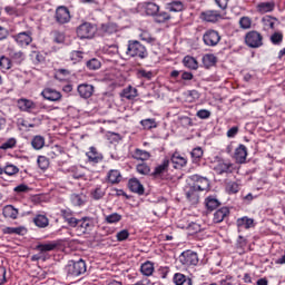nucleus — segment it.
<instances>
[{
    "instance_id": "nucleus-1",
    "label": "nucleus",
    "mask_w": 285,
    "mask_h": 285,
    "mask_svg": "<svg viewBox=\"0 0 285 285\" xmlns=\"http://www.w3.org/2000/svg\"><path fill=\"white\" fill-rule=\"evenodd\" d=\"M190 181L193 185L186 194V197L189 202H199V195L197 193H202L204 190H208L210 188V183L208 178L194 174L190 176Z\"/></svg>"
},
{
    "instance_id": "nucleus-2",
    "label": "nucleus",
    "mask_w": 285,
    "mask_h": 285,
    "mask_svg": "<svg viewBox=\"0 0 285 285\" xmlns=\"http://www.w3.org/2000/svg\"><path fill=\"white\" fill-rule=\"evenodd\" d=\"M17 107L20 112H29L31 115H39V112H46L50 108L43 102L37 104L31 99L20 98L17 100Z\"/></svg>"
},
{
    "instance_id": "nucleus-3",
    "label": "nucleus",
    "mask_w": 285,
    "mask_h": 285,
    "mask_svg": "<svg viewBox=\"0 0 285 285\" xmlns=\"http://www.w3.org/2000/svg\"><path fill=\"white\" fill-rule=\"evenodd\" d=\"M126 55L132 59H147L148 49H146V46L139 42V40H129L127 43Z\"/></svg>"
},
{
    "instance_id": "nucleus-4",
    "label": "nucleus",
    "mask_w": 285,
    "mask_h": 285,
    "mask_svg": "<svg viewBox=\"0 0 285 285\" xmlns=\"http://www.w3.org/2000/svg\"><path fill=\"white\" fill-rule=\"evenodd\" d=\"M237 170L235 163H232L229 159L217 158L214 164V171L216 175H233Z\"/></svg>"
},
{
    "instance_id": "nucleus-5",
    "label": "nucleus",
    "mask_w": 285,
    "mask_h": 285,
    "mask_svg": "<svg viewBox=\"0 0 285 285\" xmlns=\"http://www.w3.org/2000/svg\"><path fill=\"white\" fill-rule=\"evenodd\" d=\"M68 277H79V275H83L87 271L86 261H69L66 267Z\"/></svg>"
},
{
    "instance_id": "nucleus-6",
    "label": "nucleus",
    "mask_w": 285,
    "mask_h": 285,
    "mask_svg": "<svg viewBox=\"0 0 285 285\" xmlns=\"http://www.w3.org/2000/svg\"><path fill=\"white\" fill-rule=\"evenodd\" d=\"M245 45L248 48H262L264 46V36L257 30L248 31L245 35Z\"/></svg>"
},
{
    "instance_id": "nucleus-7",
    "label": "nucleus",
    "mask_w": 285,
    "mask_h": 285,
    "mask_svg": "<svg viewBox=\"0 0 285 285\" xmlns=\"http://www.w3.org/2000/svg\"><path fill=\"white\" fill-rule=\"evenodd\" d=\"M76 32L79 39H92L97 32V26L91 22H82Z\"/></svg>"
},
{
    "instance_id": "nucleus-8",
    "label": "nucleus",
    "mask_w": 285,
    "mask_h": 285,
    "mask_svg": "<svg viewBox=\"0 0 285 285\" xmlns=\"http://www.w3.org/2000/svg\"><path fill=\"white\" fill-rule=\"evenodd\" d=\"M219 41H222V36L215 29H208L203 35V42L209 48H215V46L219 45Z\"/></svg>"
},
{
    "instance_id": "nucleus-9",
    "label": "nucleus",
    "mask_w": 285,
    "mask_h": 285,
    "mask_svg": "<svg viewBox=\"0 0 285 285\" xmlns=\"http://www.w3.org/2000/svg\"><path fill=\"white\" fill-rule=\"evenodd\" d=\"M179 262L183 266H197L199 256L196 252L187 249L179 255Z\"/></svg>"
},
{
    "instance_id": "nucleus-10",
    "label": "nucleus",
    "mask_w": 285,
    "mask_h": 285,
    "mask_svg": "<svg viewBox=\"0 0 285 285\" xmlns=\"http://www.w3.org/2000/svg\"><path fill=\"white\" fill-rule=\"evenodd\" d=\"M95 228V220L91 217H82L78 220V225L76 226V233L79 237L81 235H86V233H90Z\"/></svg>"
},
{
    "instance_id": "nucleus-11",
    "label": "nucleus",
    "mask_w": 285,
    "mask_h": 285,
    "mask_svg": "<svg viewBox=\"0 0 285 285\" xmlns=\"http://www.w3.org/2000/svg\"><path fill=\"white\" fill-rule=\"evenodd\" d=\"M70 19H72V17L70 16V9H68V7L60 6L56 9V23H59V26H65V23H70Z\"/></svg>"
},
{
    "instance_id": "nucleus-12",
    "label": "nucleus",
    "mask_w": 285,
    "mask_h": 285,
    "mask_svg": "<svg viewBox=\"0 0 285 285\" xmlns=\"http://www.w3.org/2000/svg\"><path fill=\"white\" fill-rule=\"evenodd\" d=\"M168 168H170V159L164 158L161 164L157 165L154 168V171L150 174L153 179H165L164 175L168 173Z\"/></svg>"
},
{
    "instance_id": "nucleus-13",
    "label": "nucleus",
    "mask_w": 285,
    "mask_h": 285,
    "mask_svg": "<svg viewBox=\"0 0 285 285\" xmlns=\"http://www.w3.org/2000/svg\"><path fill=\"white\" fill-rule=\"evenodd\" d=\"M12 39L20 46V48H26L30 46L32 41V32L22 31L18 35L12 36Z\"/></svg>"
},
{
    "instance_id": "nucleus-14",
    "label": "nucleus",
    "mask_w": 285,
    "mask_h": 285,
    "mask_svg": "<svg viewBox=\"0 0 285 285\" xmlns=\"http://www.w3.org/2000/svg\"><path fill=\"white\" fill-rule=\"evenodd\" d=\"M173 164L176 170H181V168H186L188 165V158L181 156L178 151L174 153L169 159V164Z\"/></svg>"
},
{
    "instance_id": "nucleus-15",
    "label": "nucleus",
    "mask_w": 285,
    "mask_h": 285,
    "mask_svg": "<svg viewBox=\"0 0 285 285\" xmlns=\"http://www.w3.org/2000/svg\"><path fill=\"white\" fill-rule=\"evenodd\" d=\"M200 19L202 21H206V23H217L222 19V13L217 10L202 11Z\"/></svg>"
},
{
    "instance_id": "nucleus-16",
    "label": "nucleus",
    "mask_w": 285,
    "mask_h": 285,
    "mask_svg": "<svg viewBox=\"0 0 285 285\" xmlns=\"http://www.w3.org/2000/svg\"><path fill=\"white\" fill-rule=\"evenodd\" d=\"M248 157V148L240 144L234 151L233 159L236 164H246V158Z\"/></svg>"
},
{
    "instance_id": "nucleus-17",
    "label": "nucleus",
    "mask_w": 285,
    "mask_h": 285,
    "mask_svg": "<svg viewBox=\"0 0 285 285\" xmlns=\"http://www.w3.org/2000/svg\"><path fill=\"white\" fill-rule=\"evenodd\" d=\"M40 95L47 101H61V97H62L61 92L52 88H45Z\"/></svg>"
},
{
    "instance_id": "nucleus-18",
    "label": "nucleus",
    "mask_w": 285,
    "mask_h": 285,
    "mask_svg": "<svg viewBox=\"0 0 285 285\" xmlns=\"http://www.w3.org/2000/svg\"><path fill=\"white\" fill-rule=\"evenodd\" d=\"M122 179L124 176H121V171L119 169H110L106 176L107 184H111V186L121 184Z\"/></svg>"
},
{
    "instance_id": "nucleus-19",
    "label": "nucleus",
    "mask_w": 285,
    "mask_h": 285,
    "mask_svg": "<svg viewBox=\"0 0 285 285\" xmlns=\"http://www.w3.org/2000/svg\"><path fill=\"white\" fill-rule=\"evenodd\" d=\"M230 216V209L228 207H222L214 213L213 223L222 224L225 219H228Z\"/></svg>"
},
{
    "instance_id": "nucleus-20",
    "label": "nucleus",
    "mask_w": 285,
    "mask_h": 285,
    "mask_svg": "<svg viewBox=\"0 0 285 285\" xmlns=\"http://www.w3.org/2000/svg\"><path fill=\"white\" fill-rule=\"evenodd\" d=\"M77 90L82 99H90V97H92L95 94V87L88 83L79 85Z\"/></svg>"
},
{
    "instance_id": "nucleus-21",
    "label": "nucleus",
    "mask_w": 285,
    "mask_h": 285,
    "mask_svg": "<svg viewBox=\"0 0 285 285\" xmlns=\"http://www.w3.org/2000/svg\"><path fill=\"white\" fill-rule=\"evenodd\" d=\"M128 188L131 193H136V195H144L146 193L144 185H141V181H139L137 178L129 179Z\"/></svg>"
},
{
    "instance_id": "nucleus-22",
    "label": "nucleus",
    "mask_w": 285,
    "mask_h": 285,
    "mask_svg": "<svg viewBox=\"0 0 285 285\" xmlns=\"http://www.w3.org/2000/svg\"><path fill=\"white\" fill-rule=\"evenodd\" d=\"M180 75L181 81H193L195 79V75L190 71L186 70H173L169 75L171 79H178Z\"/></svg>"
},
{
    "instance_id": "nucleus-23",
    "label": "nucleus",
    "mask_w": 285,
    "mask_h": 285,
    "mask_svg": "<svg viewBox=\"0 0 285 285\" xmlns=\"http://www.w3.org/2000/svg\"><path fill=\"white\" fill-rule=\"evenodd\" d=\"M142 9L145 11V14H147V17H156V14L160 10V7L154 1H148L142 3Z\"/></svg>"
},
{
    "instance_id": "nucleus-24",
    "label": "nucleus",
    "mask_w": 285,
    "mask_h": 285,
    "mask_svg": "<svg viewBox=\"0 0 285 285\" xmlns=\"http://www.w3.org/2000/svg\"><path fill=\"white\" fill-rule=\"evenodd\" d=\"M236 226L237 228H245V230L255 228V219L248 218V216H243L240 218H237Z\"/></svg>"
},
{
    "instance_id": "nucleus-25",
    "label": "nucleus",
    "mask_w": 285,
    "mask_h": 285,
    "mask_svg": "<svg viewBox=\"0 0 285 285\" xmlns=\"http://www.w3.org/2000/svg\"><path fill=\"white\" fill-rule=\"evenodd\" d=\"M67 173L72 179H83V177H86V171L81 166H71L68 168Z\"/></svg>"
},
{
    "instance_id": "nucleus-26",
    "label": "nucleus",
    "mask_w": 285,
    "mask_h": 285,
    "mask_svg": "<svg viewBox=\"0 0 285 285\" xmlns=\"http://www.w3.org/2000/svg\"><path fill=\"white\" fill-rule=\"evenodd\" d=\"M275 10V1L259 2L256 6V11L259 14H266L268 12H273Z\"/></svg>"
},
{
    "instance_id": "nucleus-27",
    "label": "nucleus",
    "mask_w": 285,
    "mask_h": 285,
    "mask_svg": "<svg viewBox=\"0 0 285 285\" xmlns=\"http://www.w3.org/2000/svg\"><path fill=\"white\" fill-rule=\"evenodd\" d=\"M88 157V160L91 164H100V161H104V155H101L99 151H97V148L90 147L89 151L86 154Z\"/></svg>"
},
{
    "instance_id": "nucleus-28",
    "label": "nucleus",
    "mask_w": 285,
    "mask_h": 285,
    "mask_svg": "<svg viewBox=\"0 0 285 285\" xmlns=\"http://www.w3.org/2000/svg\"><path fill=\"white\" fill-rule=\"evenodd\" d=\"M33 224L37 228H48L50 226V219L43 214H37L33 217Z\"/></svg>"
},
{
    "instance_id": "nucleus-29",
    "label": "nucleus",
    "mask_w": 285,
    "mask_h": 285,
    "mask_svg": "<svg viewBox=\"0 0 285 285\" xmlns=\"http://www.w3.org/2000/svg\"><path fill=\"white\" fill-rule=\"evenodd\" d=\"M2 215L6 219H17L19 217V209L12 205H6L2 209Z\"/></svg>"
},
{
    "instance_id": "nucleus-30",
    "label": "nucleus",
    "mask_w": 285,
    "mask_h": 285,
    "mask_svg": "<svg viewBox=\"0 0 285 285\" xmlns=\"http://www.w3.org/2000/svg\"><path fill=\"white\" fill-rule=\"evenodd\" d=\"M173 282L175 285H193V278L181 273L174 274Z\"/></svg>"
},
{
    "instance_id": "nucleus-31",
    "label": "nucleus",
    "mask_w": 285,
    "mask_h": 285,
    "mask_svg": "<svg viewBox=\"0 0 285 285\" xmlns=\"http://www.w3.org/2000/svg\"><path fill=\"white\" fill-rule=\"evenodd\" d=\"M264 30H275V24L279 23V20L273 16H265L262 18Z\"/></svg>"
},
{
    "instance_id": "nucleus-32",
    "label": "nucleus",
    "mask_w": 285,
    "mask_h": 285,
    "mask_svg": "<svg viewBox=\"0 0 285 285\" xmlns=\"http://www.w3.org/2000/svg\"><path fill=\"white\" fill-rule=\"evenodd\" d=\"M9 59H11L13 63H17V66H21V63H23L26 60V55L23 51H17L13 49L9 50Z\"/></svg>"
},
{
    "instance_id": "nucleus-33",
    "label": "nucleus",
    "mask_w": 285,
    "mask_h": 285,
    "mask_svg": "<svg viewBox=\"0 0 285 285\" xmlns=\"http://www.w3.org/2000/svg\"><path fill=\"white\" fill-rule=\"evenodd\" d=\"M58 244L56 242H49V243H40L36 246V250L41 253L42 255H46V253H50L57 248Z\"/></svg>"
},
{
    "instance_id": "nucleus-34",
    "label": "nucleus",
    "mask_w": 285,
    "mask_h": 285,
    "mask_svg": "<svg viewBox=\"0 0 285 285\" xmlns=\"http://www.w3.org/2000/svg\"><path fill=\"white\" fill-rule=\"evenodd\" d=\"M8 175V177H14V175H19V167L17 165L7 163L4 167L0 168V175Z\"/></svg>"
},
{
    "instance_id": "nucleus-35",
    "label": "nucleus",
    "mask_w": 285,
    "mask_h": 285,
    "mask_svg": "<svg viewBox=\"0 0 285 285\" xmlns=\"http://www.w3.org/2000/svg\"><path fill=\"white\" fill-rule=\"evenodd\" d=\"M173 14L167 11H158L156 17H154L155 23H168V21H173Z\"/></svg>"
},
{
    "instance_id": "nucleus-36",
    "label": "nucleus",
    "mask_w": 285,
    "mask_h": 285,
    "mask_svg": "<svg viewBox=\"0 0 285 285\" xmlns=\"http://www.w3.org/2000/svg\"><path fill=\"white\" fill-rule=\"evenodd\" d=\"M105 196H106V189L101 185H98L90 190V197L91 199H95V202H99V199H104Z\"/></svg>"
},
{
    "instance_id": "nucleus-37",
    "label": "nucleus",
    "mask_w": 285,
    "mask_h": 285,
    "mask_svg": "<svg viewBox=\"0 0 285 285\" xmlns=\"http://www.w3.org/2000/svg\"><path fill=\"white\" fill-rule=\"evenodd\" d=\"M205 206L207 208V210H216V208H219L222 206V203L219 202V199H217V197L215 196H208L205 199Z\"/></svg>"
},
{
    "instance_id": "nucleus-38",
    "label": "nucleus",
    "mask_w": 285,
    "mask_h": 285,
    "mask_svg": "<svg viewBox=\"0 0 285 285\" xmlns=\"http://www.w3.org/2000/svg\"><path fill=\"white\" fill-rule=\"evenodd\" d=\"M183 66H185V68H188L189 70H197L199 68V62H197V59H195V57L186 56L183 59Z\"/></svg>"
},
{
    "instance_id": "nucleus-39",
    "label": "nucleus",
    "mask_w": 285,
    "mask_h": 285,
    "mask_svg": "<svg viewBox=\"0 0 285 285\" xmlns=\"http://www.w3.org/2000/svg\"><path fill=\"white\" fill-rule=\"evenodd\" d=\"M140 273L145 275V277H150L155 273V264L150 261L145 262L140 266Z\"/></svg>"
},
{
    "instance_id": "nucleus-40",
    "label": "nucleus",
    "mask_w": 285,
    "mask_h": 285,
    "mask_svg": "<svg viewBox=\"0 0 285 285\" xmlns=\"http://www.w3.org/2000/svg\"><path fill=\"white\" fill-rule=\"evenodd\" d=\"M70 202H71L72 206H78V207L85 206L86 205V195H83V193L71 194Z\"/></svg>"
},
{
    "instance_id": "nucleus-41",
    "label": "nucleus",
    "mask_w": 285,
    "mask_h": 285,
    "mask_svg": "<svg viewBox=\"0 0 285 285\" xmlns=\"http://www.w3.org/2000/svg\"><path fill=\"white\" fill-rule=\"evenodd\" d=\"M168 12H184V2L175 0L166 4Z\"/></svg>"
},
{
    "instance_id": "nucleus-42",
    "label": "nucleus",
    "mask_w": 285,
    "mask_h": 285,
    "mask_svg": "<svg viewBox=\"0 0 285 285\" xmlns=\"http://www.w3.org/2000/svg\"><path fill=\"white\" fill-rule=\"evenodd\" d=\"M202 61L205 68H213V66L217 65V57L213 53H206L203 56Z\"/></svg>"
},
{
    "instance_id": "nucleus-43",
    "label": "nucleus",
    "mask_w": 285,
    "mask_h": 285,
    "mask_svg": "<svg viewBox=\"0 0 285 285\" xmlns=\"http://www.w3.org/2000/svg\"><path fill=\"white\" fill-rule=\"evenodd\" d=\"M3 235H24L28 233L26 227H4L2 229Z\"/></svg>"
},
{
    "instance_id": "nucleus-44",
    "label": "nucleus",
    "mask_w": 285,
    "mask_h": 285,
    "mask_svg": "<svg viewBox=\"0 0 285 285\" xmlns=\"http://www.w3.org/2000/svg\"><path fill=\"white\" fill-rule=\"evenodd\" d=\"M150 154L147 150L144 149H135L134 151V159L140 160V161H148L150 159Z\"/></svg>"
},
{
    "instance_id": "nucleus-45",
    "label": "nucleus",
    "mask_w": 285,
    "mask_h": 285,
    "mask_svg": "<svg viewBox=\"0 0 285 285\" xmlns=\"http://www.w3.org/2000/svg\"><path fill=\"white\" fill-rule=\"evenodd\" d=\"M31 146L35 150H41L46 146V138L43 136H35L31 140Z\"/></svg>"
},
{
    "instance_id": "nucleus-46",
    "label": "nucleus",
    "mask_w": 285,
    "mask_h": 285,
    "mask_svg": "<svg viewBox=\"0 0 285 285\" xmlns=\"http://www.w3.org/2000/svg\"><path fill=\"white\" fill-rule=\"evenodd\" d=\"M121 97L129 100L135 99L137 97V88L128 86L121 91Z\"/></svg>"
},
{
    "instance_id": "nucleus-47",
    "label": "nucleus",
    "mask_w": 285,
    "mask_h": 285,
    "mask_svg": "<svg viewBox=\"0 0 285 285\" xmlns=\"http://www.w3.org/2000/svg\"><path fill=\"white\" fill-rule=\"evenodd\" d=\"M12 68V60L6 56L0 57V70L1 72H8Z\"/></svg>"
},
{
    "instance_id": "nucleus-48",
    "label": "nucleus",
    "mask_w": 285,
    "mask_h": 285,
    "mask_svg": "<svg viewBox=\"0 0 285 285\" xmlns=\"http://www.w3.org/2000/svg\"><path fill=\"white\" fill-rule=\"evenodd\" d=\"M193 164H199L202 161V158L204 157V149L202 147H196L190 153Z\"/></svg>"
},
{
    "instance_id": "nucleus-49",
    "label": "nucleus",
    "mask_w": 285,
    "mask_h": 285,
    "mask_svg": "<svg viewBox=\"0 0 285 285\" xmlns=\"http://www.w3.org/2000/svg\"><path fill=\"white\" fill-rule=\"evenodd\" d=\"M30 58L33 61L35 66H39V63H43L46 61V57L41 51H31Z\"/></svg>"
},
{
    "instance_id": "nucleus-50",
    "label": "nucleus",
    "mask_w": 285,
    "mask_h": 285,
    "mask_svg": "<svg viewBox=\"0 0 285 285\" xmlns=\"http://www.w3.org/2000/svg\"><path fill=\"white\" fill-rule=\"evenodd\" d=\"M144 130H153V128H157V120L154 118H147L140 121Z\"/></svg>"
},
{
    "instance_id": "nucleus-51",
    "label": "nucleus",
    "mask_w": 285,
    "mask_h": 285,
    "mask_svg": "<svg viewBox=\"0 0 285 285\" xmlns=\"http://www.w3.org/2000/svg\"><path fill=\"white\" fill-rule=\"evenodd\" d=\"M140 39L141 41H146V43H150L151 46L157 43V38L153 37V35L146 30L141 31Z\"/></svg>"
},
{
    "instance_id": "nucleus-52",
    "label": "nucleus",
    "mask_w": 285,
    "mask_h": 285,
    "mask_svg": "<svg viewBox=\"0 0 285 285\" xmlns=\"http://www.w3.org/2000/svg\"><path fill=\"white\" fill-rule=\"evenodd\" d=\"M87 70H99L101 68V60L91 58L86 62Z\"/></svg>"
},
{
    "instance_id": "nucleus-53",
    "label": "nucleus",
    "mask_w": 285,
    "mask_h": 285,
    "mask_svg": "<svg viewBox=\"0 0 285 285\" xmlns=\"http://www.w3.org/2000/svg\"><path fill=\"white\" fill-rule=\"evenodd\" d=\"M269 41L273 43V46H282V41H284V33L279 31L274 32L271 36Z\"/></svg>"
},
{
    "instance_id": "nucleus-54",
    "label": "nucleus",
    "mask_w": 285,
    "mask_h": 285,
    "mask_svg": "<svg viewBox=\"0 0 285 285\" xmlns=\"http://www.w3.org/2000/svg\"><path fill=\"white\" fill-rule=\"evenodd\" d=\"M121 219H122V216L121 214H118V213H112L105 217L106 224H119Z\"/></svg>"
},
{
    "instance_id": "nucleus-55",
    "label": "nucleus",
    "mask_w": 285,
    "mask_h": 285,
    "mask_svg": "<svg viewBox=\"0 0 285 285\" xmlns=\"http://www.w3.org/2000/svg\"><path fill=\"white\" fill-rule=\"evenodd\" d=\"M37 164L40 170H48L50 167V160L46 156H39L37 159Z\"/></svg>"
},
{
    "instance_id": "nucleus-56",
    "label": "nucleus",
    "mask_w": 285,
    "mask_h": 285,
    "mask_svg": "<svg viewBox=\"0 0 285 285\" xmlns=\"http://www.w3.org/2000/svg\"><path fill=\"white\" fill-rule=\"evenodd\" d=\"M225 190L228 195H237V191L239 190V184L236 181H229L226 184Z\"/></svg>"
},
{
    "instance_id": "nucleus-57",
    "label": "nucleus",
    "mask_w": 285,
    "mask_h": 285,
    "mask_svg": "<svg viewBox=\"0 0 285 285\" xmlns=\"http://www.w3.org/2000/svg\"><path fill=\"white\" fill-rule=\"evenodd\" d=\"M253 26V20L250 19V17H242L239 19V27L243 29V30H250Z\"/></svg>"
},
{
    "instance_id": "nucleus-58",
    "label": "nucleus",
    "mask_w": 285,
    "mask_h": 285,
    "mask_svg": "<svg viewBox=\"0 0 285 285\" xmlns=\"http://www.w3.org/2000/svg\"><path fill=\"white\" fill-rule=\"evenodd\" d=\"M12 148H17V140L14 138H9L0 146V150H12Z\"/></svg>"
},
{
    "instance_id": "nucleus-59",
    "label": "nucleus",
    "mask_w": 285,
    "mask_h": 285,
    "mask_svg": "<svg viewBox=\"0 0 285 285\" xmlns=\"http://www.w3.org/2000/svg\"><path fill=\"white\" fill-rule=\"evenodd\" d=\"M69 59L73 63H80V61H83V52L82 51H71L69 55Z\"/></svg>"
},
{
    "instance_id": "nucleus-60",
    "label": "nucleus",
    "mask_w": 285,
    "mask_h": 285,
    "mask_svg": "<svg viewBox=\"0 0 285 285\" xmlns=\"http://www.w3.org/2000/svg\"><path fill=\"white\" fill-rule=\"evenodd\" d=\"M136 170L139 173V175H150V166H148L146 163L138 164L136 166Z\"/></svg>"
},
{
    "instance_id": "nucleus-61",
    "label": "nucleus",
    "mask_w": 285,
    "mask_h": 285,
    "mask_svg": "<svg viewBox=\"0 0 285 285\" xmlns=\"http://www.w3.org/2000/svg\"><path fill=\"white\" fill-rule=\"evenodd\" d=\"M139 79H147V81H150L153 79V71H148L146 69H140L137 72Z\"/></svg>"
},
{
    "instance_id": "nucleus-62",
    "label": "nucleus",
    "mask_w": 285,
    "mask_h": 285,
    "mask_svg": "<svg viewBox=\"0 0 285 285\" xmlns=\"http://www.w3.org/2000/svg\"><path fill=\"white\" fill-rule=\"evenodd\" d=\"M75 215V212L70 208H62L60 209V217L66 222L67 219L71 218Z\"/></svg>"
},
{
    "instance_id": "nucleus-63",
    "label": "nucleus",
    "mask_w": 285,
    "mask_h": 285,
    "mask_svg": "<svg viewBox=\"0 0 285 285\" xmlns=\"http://www.w3.org/2000/svg\"><path fill=\"white\" fill-rule=\"evenodd\" d=\"M52 37H53L55 43H63V41H66V36L63 35V32L56 30L52 32Z\"/></svg>"
},
{
    "instance_id": "nucleus-64",
    "label": "nucleus",
    "mask_w": 285,
    "mask_h": 285,
    "mask_svg": "<svg viewBox=\"0 0 285 285\" xmlns=\"http://www.w3.org/2000/svg\"><path fill=\"white\" fill-rule=\"evenodd\" d=\"M196 117H198V119H210V110L200 109L196 112Z\"/></svg>"
}]
</instances>
